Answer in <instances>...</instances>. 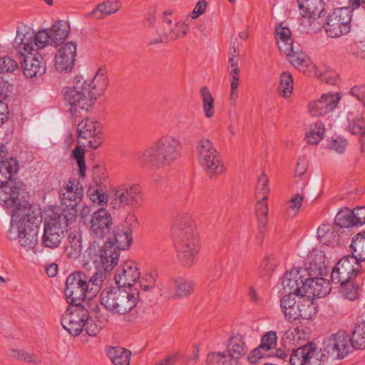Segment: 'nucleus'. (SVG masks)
I'll list each match as a JSON object with an SVG mask.
<instances>
[{"mask_svg": "<svg viewBox=\"0 0 365 365\" xmlns=\"http://www.w3.org/2000/svg\"><path fill=\"white\" fill-rule=\"evenodd\" d=\"M8 97V93L0 91V127L8 120V106L4 101Z\"/></svg>", "mask_w": 365, "mask_h": 365, "instance_id": "60", "label": "nucleus"}, {"mask_svg": "<svg viewBox=\"0 0 365 365\" xmlns=\"http://www.w3.org/2000/svg\"><path fill=\"white\" fill-rule=\"evenodd\" d=\"M349 94L360 103L365 110V85L359 84L353 86L349 90Z\"/></svg>", "mask_w": 365, "mask_h": 365, "instance_id": "57", "label": "nucleus"}, {"mask_svg": "<svg viewBox=\"0 0 365 365\" xmlns=\"http://www.w3.org/2000/svg\"><path fill=\"white\" fill-rule=\"evenodd\" d=\"M189 30V26L185 22H178L173 28H161L158 31L159 36L156 43H165L184 38Z\"/></svg>", "mask_w": 365, "mask_h": 365, "instance_id": "29", "label": "nucleus"}, {"mask_svg": "<svg viewBox=\"0 0 365 365\" xmlns=\"http://www.w3.org/2000/svg\"><path fill=\"white\" fill-rule=\"evenodd\" d=\"M311 344L299 347L292 351L289 356V363L291 365H307V360L311 354Z\"/></svg>", "mask_w": 365, "mask_h": 365, "instance_id": "41", "label": "nucleus"}, {"mask_svg": "<svg viewBox=\"0 0 365 365\" xmlns=\"http://www.w3.org/2000/svg\"><path fill=\"white\" fill-rule=\"evenodd\" d=\"M341 285L339 294L344 299L354 301L359 297V285L351 281L339 283Z\"/></svg>", "mask_w": 365, "mask_h": 365, "instance_id": "48", "label": "nucleus"}, {"mask_svg": "<svg viewBox=\"0 0 365 365\" xmlns=\"http://www.w3.org/2000/svg\"><path fill=\"white\" fill-rule=\"evenodd\" d=\"M277 44L279 50L288 56H293V40L288 38L287 40H278Z\"/></svg>", "mask_w": 365, "mask_h": 365, "instance_id": "62", "label": "nucleus"}, {"mask_svg": "<svg viewBox=\"0 0 365 365\" xmlns=\"http://www.w3.org/2000/svg\"><path fill=\"white\" fill-rule=\"evenodd\" d=\"M21 187L16 182H10L0 186V205L6 208H13L12 215L24 208H32L29 203L21 200Z\"/></svg>", "mask_w": 365, "mask_h": 365, "instance_id": "17", "label": "nucleus"}, {"mask_svg": "<svg viewBox=\"0 0 365 365\" xmlns=\"http://www.w3.org/2000/svg\"><path fill=\"white\" fill-rule=\"evenodd\" d=\"M351 19L349 7L337 8L328 15L326 22L322 21V28L329 37L339 38L349 32Z\"/></svg>", "mask_w": 365, "mask_h": 365, "instance_id": "12", "label": "nucleus"}, {"mask_svg": "<svg viewBox=\"0 0 365 365\" xmlns=\"http://www.w3.org/2000/svg\"><path fill=\"white\" fill-rule=\"evenodd\" d=\"M139 277L140 271L137 264L132 260H128L121 264L116 269L114 279L118 288L128 289L133 288Z\"/></svg>", "mask_w": 365, "mask_h": 365, "instance_id": "22", "label": "nucleus"}, {"mask_svg": "<svg viewBox=\"0 0 365 365\" xmlns=\"http://www.w3.org/2000/svg\"><path fill=\"white\" fill-rule=\"evenodd\" d=\"M90 320L88 311L81 305L68 308L61 319L62 327L70 334L77 336L81 334Z\"/></svg>", "mask_w": 365, "mask_h": 365, "instance_id": "14", "label": "nucleus"}, {"mask_svg": "<svg viewBox=\"0 0 365 365\" xmlns=\"http://www.w3.org/2000/svg\"><path fill=\"white\" fill-rule=\"evenodd\" d=\"M351 346L357 349H365V322H361L355 324L350 336Z\"/></svg>", "mask_w": 365, "mask_h": 365, "instance_id": "40", "label": "nucleus"}, {"mask_svg": "<svg viewBox=\"0 0 365 365\" xmlns=\"http://www.w3.org/2000/svg\"><path fill=\"white\" fill-rule=\"evenodd\" d=\"M294 89L293 78L289 72H283L279 77V91L287 98L291 96Z\"/></svg>", "mask_w": 365, "mask_h": 365, "instance_id": "46", "label": "nucleus"}, {"mask_svg": "<svg viewBox=\"0 0 365 365\" xmlns=\"http://www.w3.org/2000/svg\"><path fill=\"white\" fill-rule=\"evenodd\" d=\"M155 286V279L151 274L145 275L144 277L136 280L133 288H137L140 292V289L143 292L152 290Z\"/></svg>", "mask_w": 365, "mask_h": 365, "instance_id": "53", "label": "nucleus"}, {"mask_svg": "<svg viewBox=\"0 0 365 365\" xmlns=\"http://www.w3.org/2000/svg\"><path fill=\"white\" fill-rule=\"evenodd\" d=\"M70 31V24L65 20H58L51 27L36 33L24 26L16 31L15 48L21 56H26L34 54L48 46L58 47L68 37Z\"/></svg>", "mask_w": 365, "mask_h": 365, "instance_id": "1", "label": "nucleus"}, {"mask_svg": "<svg viewBox=\"0 0 365 365\" xmlns=\"http://www.w3.org/2000/svg\"><path fill=\"white\" fill-rule=\"evenodd\" d=\"M350 334L339 330L327 337L320 349V359L323 362L328 359L336 360L345 358L351 351Z\"/></svg>", "mask_w": 365, "mask_h": 365, "instance_id": "9", "label": "nucleus"}, {"mask_svg": "<svg viewBox=\"0 0 365 365\" xmlns=\"http://www.w3.org/2000/svg\"><path fill=\"white\" fill-rule=\"evenodd\" d=\"M292 57L293 58L292 61L293 66L299 71L309 76L317 75V67L312 63L307 55L303 53L295 55L294 52Z\"/></svg>", "mask_w": 365, "mask_h": 365, "instance_id": "35", "label": "nucleus"}, {"mask_svg": "<svg viewBox=\"0 0 365 365\" xmlns=\"http://www.w3.org/2000/svg\"><path fill=\"white\" fill-rule=\"evenodd\" d=\"M267 200H263L262 198H259L257 202L256 205V214L258 219L259 222L263 227L267 223V217L268 212V206L266 202Z\"/></svg>", "mask_w": 365, "mask_h": 365, "instance_id": "56", "label": "nucleus"}, {"mask_svg": "<svg viewBox=\"0 0 365 365\" xmlns=\"http://www.w3.org/2000/svg\"><path fill=\"white\" fill-rule=\"evenodd\" d=\"M334 223L341 228H348L356 226L353 212L348 208L341 210L338 212L334 218Z\"/></svg>", "mask_w": 365, "mask_h": 365, "instance_id": "45", "label": "nucleus"}, {"mask_svg": "<svg viewBox=\"0 0 365 365\" xmlns=\"http://www.w3.org/2000/svg\"><path fill=\"white\" fill-rule=\"evenodd\" d=\"M175 292L173 298L175 299L189 297L194 290V283L182 277L173 279Z\"/></svg>", "mask_w": 365, "mask_h": 365, "instance_id": "37", "label": "nucleus"}, {"mask_svg": "<svg viewBox=\"0 0 365 365\" xmlns=\"http://www.w3.org/2000/svg\"><path fill=\"white\" fill-rule=\"evenodd\" d=\"M90 232L95 238L103 239L110 231L113 218L108 210L100 208L91 215Z\"/></svg>", "mask_w": 365, "mask_h": 365, "instance_id": "20", "label": "nucleus"}, {"mask_svg": "<svg viewBox=\"0 0 365 365\" xmlns=\"http://www.w3.org/2000/svg\"><path fill=\"white\" fill-rule=\"evenodd\" d=\"M304 199V194L297 193L292 196L287 203V211L289 215L294 216L300 210L302 202Z\"/></svg>", "mask_w": 365, "mask_h": 365, "instance_id": "51", "label": "nucleus"}, {"mask_svg": "<svg viewBox=\"0 0 365 365\" xmlns=\"http://www.w3.org/2000/svg\"><path fill=\"white\" fill-rule=\"evenodd\" d=\"M72 155L73 158L77 161L81 176L84 177L86 170V165L84 160L83 149L80 147H76L73 150Z\"/></svg>", "mask_w": 365, "mask_h": 365, "instance_id": "58", "label": "nucleus"}, {"mask_svg": "<svg viewBox=\"0 0 365 365\" xmlns=\"http://www.w3.org/2000/svg\"><path fill=\"white\" fill-rule=\"evenodd\" d=\"M86 279L87 274L83 272H75L68 275L66 281L64 293L69 304L81 305L86 299H88Z\"/></svg>", "mask_w": 365, "mask_h": 365, "instance_id": "15", "label": "nucleus"}, {"mask_svg": "<svg viewBox=\"0 0 365 365\" xmlns=\"http://www.w3.org/2000/svg\"><path fill=\"white\" fill-rule=\"evenodd\" d=\"M347 129L353 135L359 137L361 152L365 151V118L356 104L345 106Z\"/></svg>", "mask_w": 365, "mask_h": 365, "instance_id": "18", "label": "nucleus"}, {"mask_svg": "<svg viewBox=\"0 0 365 365\" xmlns=\"http://www.w3.org/2000/svg\"><path fill=\"white\" fill-rule=\"evenodd\" d=\"M307 283V278L303 279L300 274V269L292 268L287 272L282 279V289L284 294H290L302 297H305L307 291L304 289Z\"/></svg>", "mask_w": 365, "mask_h": 365, "instance_id": "25", "label": "nucleus"}, {"mask_svg": "<svg viewBox=\"0 0 365 365\" xmlns=\"http://www.w3.org/2000/svg\"><path fill=\"white\" fill-rule=\"evenodd\" d=\"M341 98L339 93H324L317 100L309 103V112L314 117L325 115L337 107Z\"/></svg>", "mask_w": 365, "mask_h": 365, "instance_id": "23", "label": "nucleus"}, {"mask_svg": "<svg viewBox=\"0 0 365 365\" xmlns=\"http://www.w3.org/2000/svg\"><path fill=\"white\" fill-rule=\"evenodd\" d=\"M43 233L41 237L42 245L48 249L58 248L67 232L68 220L66 215L56 212L54 209L47 210V216L43 223Z\"/></svg>", "mask_w": 365, "mask_h": 365, "instance_id": "7", "label": "nucleus"}, {"mask_svg": "<svg viewBox=\"0 0 365 365\" xmlns=\"http://www.w3.org/2000/svg\"><path fill=\"white\" fill-rule=\"evenodd\" d=\"M68 244L66 246L65 250L67 256L71 259L78 258L82 252V240L79 235H69Z\"/></svg>", "mask_w": 365, "mask_h": 365, "instance_id": "42", "label": "nucleus"}, {"mask_svg": "<svg viewBox=\"0 0 365 365\" xmlns=\"http://www.w3.org/2000/svg\"><path fill=\"white\" fill-rule=\"evenodd\" d=\"M61 93L64 103L69 106V112L75 115L91 111L96 101L85 81H76L72 86L63 88Z\"/></svg>", "mask_w": 365, "mask_h": 365, "instance_id": "6", "label": "nucleus"}, {"mask_svg": "<svg viewBox=\"0 0 365 365\" xmlns=\"http://www.w3.org/2000/svg\"><path fill=\"white\" fill-rule=\"evenodd\" d=\"M106 178V170L103 167L97 165L93 168V180L97 186H100Z\"/></svg>", "mask_w": 365, "mask_h": 365, "instance_id": "61", "label": "nucleus"}, {"mask_svg": "<svg viewBox=\"0 0 365 365\" xmlns=\"http://www.w3.org/2000/svg\"><path fill=\"white\" fill-rule=\"evenodd\" d=\"M277 336L275 331H269L267 332L261 339L260 349H264V351L271 350L277 346Z\"/></svg>", "mask_w": 365, "mask_h": 365, "instance_id": "54", "label": "nucleus"}, {"mask_svg": "<svg viewBox=\"0 0 365 365\" xmlns=\"http://www.w3.org/2000/svg\"><path fill=\"white\" fill-rule=\"evenodd\" d=\"M207 365H238V363L232 360L228 354L217 351L208 354Z\"/></svg>", "mask_w": 365, "mask_h": 365, "instance_id": "47", "label": "nucleus"}, {"mask_svg": "<svg viewBox=\"0 0 365 365\" xmlns=\"http://www.w3.org/2000/svg\"><path fill=\"white\" fill-rule=\"evenodd\" d=\"M133 240L130 230H123L117 228L113 231V235L106 242H112V245L116 251L125 250L130 247Z\"/></svg>", "mask_w": 365, "mask_h": 365, "instance_id": "33", "label": "nucleus"}, {"mask_svg": "<svg viewBox=\"0 0 365 365\" xmlns=\"http://www.w3.org/2000/svg\"><path fill=\"white\" fill-rule=\"evenodd\" d=\"M350 249L351 257H354L359 262L365 261V231L355 235L350 245Z\"/></svg>", "mask_w": 365, "mask_h": 365, "instance_id": "38", "label": "nucleus"}, {"mask_svg": "<svg viewBox=\"0 0 365 365\" xmlns=\"http://www.w3.org/2000/svg\"><path fill=\"white\" fill-rule=\"evenodd\" d=\"M313 304L309 298L303 299L302 301H299V310L297 312V319L309 320L313 316Z\"/></svg>", "mask_w": 365, "mask_h": 365, "instance_id": "49", "label": "nucleus"}, {"mask_svg": "<svg viewBox=\"0 0 365 365\" xmlns=\"http://www.w3.org/2000/svg\"><path fill=\"white\" fill-rule=\"evenodd\" d=\"M86 253L94 267L102 269L106 272L118 264L120 256V252L114 249L110 242H106L98 253H96V245L93 244L86 250Z\"/></svg>", "mask_w": 365, "mask_h": 365, "instance_id": "13", "label": "nucleus"}, {"mask_svg": "<svg viewBox=\"0 0 365 365\" xmlns=\"http://www.w3.org/2000/svg\"><path fill=\"white\" fill-rule=\"evenodd\" d=\"M19 170V164L17 160L11 158L6 160L0 161V186L9 184L13 180V176Z\"/></svg>", "mask_w": 365, "mask_h": 365, "instance_id": "32", "label": "nucleus"}, {"mask_svg": "<svg viewBox=\"0 0 365 365\" xmlns=\"http://www.w3.org/2000/svg\"><path fill=\"white\" fill-rule=\"evenodd\" d=\"M324 131L325 128L322 122L317 121L311 124L309 130L306 135L308 143L311 145L318 144V143L323 139Z\"/></svg>", "mask_w": 365, "mask_h": 365, "instance_id": "43", "label": "nucleus"}, {"mask_svg": "<svg viewBox=\"0 0 365 365\" xmlns=\"http://www.w3.org/2000/svg\"><path fill=\"white\" fill-rule=\"evenodd\" d=\"M348 143L346 138L337 137L328 140L327 148L337 153H343L347 147Z\"/></svg>", "mask_w": 365, "mask_h": 365, "instance_id": "55", "label": "nucleus"}, {"mask_svg": "<svg viewBox=\"0 0 365 365\" xmlns=\"http://www.w3.org/2000/svg\"><path fill=\"white\" fill-rule=\"evenodd\" d=\"M174 245L181 264L190 267L200 252V240L192 217L186 213L175 217L172 229Z\"/></svg>", "mask_w": 365, "mask_h": 365, "instance_id": "2", "label": "nucleus"}, {"mask_svg": "<svg viewBox=\"0 0 365 365\" xmlns=\"http://www.w3.org/2000/svg\"><path fill=\"white\" fill-rule=\"evenodd\" d=\"M307 291L305 297L311 298L316 297L322 298L326 297L331 291L329 282L324 278H307L305 287Z\"/></svg>", "mask_w": 365, "mask_h": 365, "instance_id": "27", "label": "nucleus"}, {"mask_svg": "<svg viewBox=\"0 0 365 365\" xmlns=\"http://www.w3.org/2000/svg\"><path fill=\"white\" fill-rule=\"evenodd\" d=\"M120 8V4L118 1H105L98 4L88 16L96 20H101L116 13Z\"/></svg>", "mask_w": 365, "mask_h": 365, "instance_id": "30", "label": "nucleus"}, {"mask_svg": "<svg viewBox=\"0 0 365 365\" xmlns=\"http://www.w3.org/2000/svg\"><path fill=\"white\" fill-rule=\"evenodd\" d=\"M112 204L114 208L125 207H140L144 201V195L138 184L126 183L112 189Z\"/></svg>", "mask_w": 365, "mask_h": 365, "instance_id": "10", "label": "nucleus"}, {"mask_svg": "<svg viewBox=\"0 0 365 365\" xmlns=\"http://www.w3.org/2000/svg\"><path fill=\"white\" fill-rule=\"evenodd\" d=\"M180 153V140L173 135H165L142 153L140 161L148 168L160 169L176 161Z\"/></svg>", "mask_w": 365, "mask_h": 365, "instance_id": "4", "label": "nucleus"}, {"mask_svg": "<svg viewBox=\"0 0 365 365\" xmlns=\"http://www.w3.org/2000/svg\"><path fill=\"white\" fill-rule=\"evenodd\" d=\"M268 182V177L264 173H262L258 178L256 185L255 195L257 199L262 198L263 200H267L268 199V194L269 192Z\"/></svg>", "mask_w": 365, "mask_h": 365, "instance_id": "50", "label": "nucleus"}, {"mask_svg": "<svg viewBox=\"0 0 365 365\" xmlns=\"http://www.w3.org/2000/svg\"><path fill=\"white\" fill-rule=\"evenodd\" d=\"M101 132V123L89 118L83 119L78 125V138L88 140V145L93 149L98 148L102 143L99 135Z\"/></svg>", "mask_w": 365, "mask_h": 365, "instance_id": "21", "label": "nucleus"}, {"mask_svg": "<svg viewBox=\"0 0 365 365\" xmlns=\"http://www.w3.org/2000/svg\"><path fill=\"white\" fill-rule=\"evenodd\" d=\"M40 222L41 220L32 208L16 211L11 215L9 237L15 238L17 233L21 247L28 252L37 254L38 225Z\"/></svg>", "mask_w": 365, "mask_h": 365, "instance_id": "3", "label": "nucleus"}, {"mask_svg": "<svg viewBox=\"0 0 365 365\" xmlns=\"http://www.w3.org/2000/svg\"><path fill=\"white\" fill-rule=\"evenodd\" d=\"M302 16L303 24L308 33L316 34L322 29V16H325L323 0H297Z\"/></svg>", "mask_w": 365, "mask_h": 365, "instance_id": "11", "label": "nucleus"}, {"mask_svg": "<svg viewBox=\"0 0 365 365\" xmlns=\"http://www.w3.org/2000/svg\"><path fill=\"white\" fill-rule=\"evenodd\" d=\"M83 192V188L77 180H68L61 189V205L72 210L74 212L73 215H76V207L81 200Z\"/></svg>", "mask_w": 365, "mask_h": 365, "instance_id": "24", "label": "nucleus"}, {"mask_svg": "<svg viewBox=\"0 0 365 365\" xmlns=\"http://www.w3.org/2000/svg\"><path fill=\"white\" fill-rule=\"evenodd\" d=\"M196 151L199 164L210 178H215L225 173L226 167L210 140L205 138L199 140Z\"/></svg>", "mask_w": 365, "mask_h": 365, "instance_id": "8", "label": "nucleus"}, {"mask_svg": "<svg viewBox=\"0 0 365 365\" xmlns=\"http://www.w3.org/2000/svg\"><path fill=\"white\" fill-rule=\"evenodd\" d=\"M77 45L74 41H68L61 45L54 56V66L60 73L71 72L76 62Z\"/></svg>", "mask_w": 365, "mask_h": 365, "instance_id": "19", "label": "nucleus"}, {"mask_svg": "<svg viewBox=\"0 0 365 365\" xmlns=\"http://www.w3.org/2000/svg\"><path fill=\"white\" fill-rule=\"evenodd\" d=\"M131 353L121 347H111L108 351V356L114 365H129Z\"/></svg>", "mask_w": 365, "mask_h": 365, "instance_id": "39", "label": "nucleus"}, {"mask_svg": "<svg viewBox=\"0 0 365 365\" xmlns=\"http://www.w3.org/2000/svg\"><path fill=\"white\" fill-rule=\"evenodd\" d=\"M24 56L25 59L23 63V71L24 75L29 78L38 77L43 75L46 71V63L41 54L34 57Z\"/></svg>", "mask_w": 365, "mask_h": 365, "instance_id": "28", "label": "nucleus"}, {"mask_svg": "<svg viewBox=\"0 0 365 365\" xmlns=\"http://www.w3.org/2000/svg\"><path fill=\"white\" fill-rule=\"evenodd\" d=\"M308 167V161L304 156L297 159L296 168L294 170V177H302L307 172Z\"/></svg>", "mask_w": 365, "mask_h": 365, "instance_id": "63", "label": "nucleus"}, {"mask_svg": "<svg viewBox=\"0 0 365 365\" xmlns=\"http://www.w3.org/2000/svg\"><path fill=\"white\" fill-rule=\"evenodd\" d=\"M101 304L114 314L124 315L132 311L140 300L137 288L118 287L103 289L100 295Z\"/></svg>", "mask_w": 365, "mask_h": 365, "instance_id": "5", "label": "nucleus"}, {"mask_svg": "<svg viewBox=\"0 0 365 365\" xmlns=\"http://www.w3.org/2000/svg\"><path fill=\"white\" fill-rule=\"evenodd\" d=\"M355 225H362L365 223V207H359L351 210Z\"/></svg>", "mask_w": 365, "mask_h": 365, "instance_id": "64", "label": "nucleus"}, {"mask_svg": "<svg viewBox=\"0 0 365 365\" xmlns=\"http://www.w3.org/2000/svg\"><path fill=\"white\" fill-rule=\"evenodd\" d=\"M317 236L321 243L326 245H339V237L335 228L329 224H323L317 230Z\"/></svg>", "mask_w": 365, "mask_h": 365, "instance_id": "36", "label": "nucleus"}, {"mask_svg": "<svg viewBox=\"0 0 365 365\" xmlns=\"http://www.w3.org/2000/svg\"><path fill=\"white\" fill-rule=\"evenodd\" d=\"M349 53L358 58L365 59V41H357L351 44Z\"/></svg>", "mask_w": 365, "mask_h": 365, "instance_id": "59", "label": "nucleus"}, {"mask_svg": "<svg viewBox=\"0 0 365 365\" xmlns=\"http://www.w3.org/2000/svg\"><path fill=\"white\" fill-rule=\"evenodd\" d=\"M95 272L91 276L87 275L86 286L88 292V299L96 296L101 290L103 282L106 279V273L102 269L94 267Z\"/></svg>", "mask_w": 365, "mask_h": 365, "instance_id": "34", "label": "nucleus"}, {"mask_svg": "<svg viewBox=\"0 0 365 365\" xmlns=\"http://www.w3.org/2000/svg\"><path fill=\"white\" fill-rule=\"evenodd\" d=\"M87 86H89L91 93L96 101L104 93L108 86L106 68H99L93 80L90 83L87 82Z\"/></svg>", "mask_w": 365, "mask_h": 365, "instance_id": "31", "label": "nucleus"}, {"mask_svg": "<svg viewBox=\"0 0 365 365\" xmlns=\"http://www.w3.org/2000/svg\"><path fill=\"white\" fill-rule=\"evenodd\" d=\"M361 269V262L354 257L346 255L334 266L331 274L333 283H345L354 279Z\"/></svg>", "mask_w": 365, "mask_h": 365, "instance_id": "16", "label": "nucleus"}, {"mask_svg": "<svg viewBox=\"0 0 365 365\" xmlns=\"http://www.w3.org/2000/svg\"><path fill=\"white\" fill-rule=\"evenodd\" d=\"M87 195L94 204L101 207L106 205L108 200V195L96 187H90L87 191Z\"/></svg>", "mask_w": 365, "mask_h": 365, "instance_id": "52", "label": "nucleus"}, {"mask_svg": "<svg viewBox=\"0 0 365 365\" xmlns=\"http://www.w3.org/2000/svg\"><path fill=\"white\" fill-rule=\"evenodd\" d=\"M227 349L231 359L239 364V359L244 356L248 351L246 336L237 334L230 337Z\"/></svg>", "mask_w": 365, "mask_h": 365, "instance_id": "26", "label": "nucleus"}, {"mask_svg": "<svg viewBox=\"0 0 365 365\" xmlns=\"http://www.w3.org/2000/svg\"><path fill=\"white\" fill-rule=\"evenodd\" d=\"M200 95L202 98V109L205 115L207 118H210L214 115V98L210 92L207 87L204 86L200 89Z\"/></svg>", "mask_w": 365, "mask_h": 365, "instance_id": "44", "label": "nucleus"}]
</instances>
